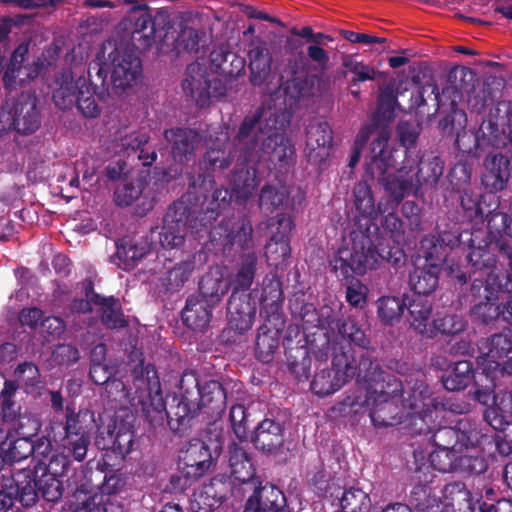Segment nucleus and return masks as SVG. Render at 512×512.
I'll return each instance as SVG.
<instances>
[{
  "instance_id": "nucleus-1",
  "label": "nucleus",
  "mask_w": 512,
  "mask_h": 512,
  "mask_svg": "<svg viewBox=\"0 0 512 512\" xmlns=\"http://www.w3.org/2000/svg\"><path fill=\"white\" fill-rule=\"evenodd\" d=\"M132 377L139 383L137 389L141 390V395L137 397L138 403L132 402L131 405L151 426H161L166 419L172 432L183 435L191 429L201 412L217 419L226 409L227 395L223 385L216 380L202 383L195 370L183 371L178 393L168 410L155 365L141 360L133 367Z\"/></svg>"
},
{
  "instance_id": "nucleus-2",
  "label": "nucleus",
  "mask_w": 512,
  "mask_h": 512,
  "mask_svg": "<svg viewBox=\"0 0 512 512\" xmlns=\"http://www.w3.org/2000/svg\"><path fill=\"white\" fill-rule=\"evenodd\" d=\"M287 123L284 113L263 106L244 116L232 139L236 166L230 186L237 203H246L261 183L258 170L250 163L267 161L281 169L292 161L295 147L285 134Z\"/></svg>"
},
{
  "instance_id": "nucleus-3",
  "label": "nucleus",
  "mask_w": 512,
  "mask_h": 512,
  "mask_svg": "<svg viewBox=\"0 0 512 512\" xmlns=\"http://www.w3.org/2000/svg\"><path fill=\"white\" fill-rule=\"evenodd\" d=\"M172 28L167 10L159 9L152 15L146 5L133 7L119 22L118 34L122 41H130L133 48L108 39L99 52L102 57L99 68L104 69L105 79L110 72L112 89L117 95L136 85L142 77V63L136 51L144 52L157 42L163 43Z\"/></svg>"
},
{
  "instance_id": "nucleus-4",
  "label": "nucleus",
  "mask_w": 512,
  "mask_h": 512,
  "mask_svg": "<svg viewBox=\"0 0 512 512\" xmlns=\"http://www.w3.org/2000/svg\"><path fill=\"white\" fill-rule=\"evenodd\" d=\"M355 207L358 214L354 219V229L350 232L351 246H341L330 258V265L337 275L349 277L364 275L386 262L393 267L405 263L406 255L402 248L390 246L376 224L378 210L370 186L360 182L354 187Z\"/></svg>"
},
{
  "instance_id": "nucleus-5",
  "label": "nucleus",
  "mask_w": 512,
  "mask_h": 512,
  "mask_svg": "<svg viewBox=\"0 0 512 512\" xmlns=\"http://www.w3.org/2000/svg\"><path fill=\"white\" fill-rule=\"evenodd\" d=\"M358 383L364 385V395L347 396L344 405L360 412L369 411V417L376 428H387L402 422L401 409L398 406L401 381L386 373L377 357L370 352L360 356L358 363Z\"/></svg>"
},
{
  "instance_id": "nucleus-6",
  "label": "nucleus",
  "mask_w": 512,
  "mask_h": 512,
  "mask_svg": "<svg viewBox=\"0 0 512 512\" xmlns=\"http://www.w3.org/2000/svg\"><path fill=\"white\" fill-rule=\"evenodd\" d=\"M445 163L440 156L422 155L419 159L406 157L395 173L388 171L379 184L386 191L392 206L399 205L409 194L418 196L422 188H436L444 173Z\"/></svg>"
},
{
  "instance_id": "nucleus-7",
  "label": "nucleus",
  "mask_w": 512,
  "mask_h": 512,
  "mask_svg": "<svg viewBox=\"0 0 512 512\" xmlns=\"http://www.w3.org/2000/svg\"><path fill=\"white\" fill-rule=\"evenodd\" d=\"M283 302L281 281L274 277H265L260 297V317L263 323L258 328L255 341V356L262 363L272 362L279 348L286 323Z\"/></svg>"
},
{
  "instance_id": "nucleus-8",
  "label": "nucleus",
  "mask_w": 512,
  "mask_h": 512,
  "mask_svg": "<svg viewBox=\"0 0 512 512\" xmlns=\"http://www.w3.org/2000/svg\"><path fill=\"white\" fill-rule=\"evenodd\" d=\"M312 353L316 360V373L313 376L310 388L320 397L328 396L338 391L345 383L356 376L358 381V365H354L355 359L349 354V349L344 346L332 348V367H322L326 364L330 353V341L327 339L321 346L314 348L311 343Z\"/></svg>"
},
{
  "instance_id": "nucleus-9",
  "label": "nucleus",
  "mask_w": 512,
  "mask_h": 512,
  "mask_svg": "<svg viewBox=\"0 0 512 512\" xmlns=\"http://www.w3.org/2000/svg\"><path fill=\"white\" fill-rule=\"evenodd\" d=\"M88 410L65 406L64 416L49 417L46 433L55 443L66 445V451L80 457L86 454L91 442L92 425L87 422Z\"/></svg>"
},
{
  "instance_id": "nucleus-10",
  "label": "nucleus",
  "mask_w": 512,
  "mask_h": 512,
  "mask_svg": "<svg viewBox=\"0 0 512 512\" xmlns=\"http://www.w3.org/2000/svg\"><path fill=\"white\" fill-rule=\"evenodd\" d=\"M373 137L370 148V160L367 163V172L376 178L378 183L380 178L393 168L396 164L395 154L397 150H392L388 146L390 139V129L386 125L372 122L370 125L362 127L358 132L354 145L363 149L369 139Z\"/></svg>"
},
{
  "instance_id": "nucleus-11",
  "label": "nucleus",
  "mask_w": 512,
  "mask_h": 512,
  "mask_svg": "<svg viewBox=\"0 0 512 512\" xmlns=\"http://www.w3.org/2000/svg\"><path fill=\"white\" fill-rule=\"evenodd\" d=\"M469 291L474 302L471 316L487 325L501 317L500 304H497L499 293L511 292L512 282L500 283L493 275L487 280L474 278Z\"/></svg>"
},
{
  "instance_id": "nucleus-12",
  "label": "nucleus",
  "mask_w": 512,
  "mask_h": 512,
  "mask_svg": "<svg viewBox=\"0 0 512 512\" xmlns=\"http://www.w3.org/2000/svg\"><path fill=\"white\" fill-rule=\"evenodd\" d=\"M420 433L431 434L430 439L435 448L446 449L456 452H462L469 447H475L480 444L485 436L478 424L468 418L459 419L453 426H441L435 430L420 428Z\"/></svg>"
},
{
  "instance_id": "nucleus-13",
  "label": "nucleus",
  "mask_w": 512,
  "mask_h": 512,
  "mask_svg": "<svg viewBox=\"0 0 512 512\" xmlns=\"http://www.w3.org/2000/svg\"><path fill=\"white\" fill-rule=\"evenodd\" d=\"M210 241L224 254H230L235 244L241 250L252 249L255 246L252 222L246 216L238 218L235 222L229 218H223L210 231Z\"/></svg>"
},
{
  "instance_id": "nucleus-14",
  "label": "nucleus",
  "mask_w": 512,
  "mask_h": 512,
  "mask_svg": "<svg viewBox=\"0 0 512 512\" xmlns=\"http://www.w3.org/2000/svg\"><path fill=\"white\" fill-rule=\"evenodd\" d=\"M434 242L432 239H422L421 241L425 264L416 266L409 275V285L414 292L413 294L428 297L438 287L441 264L445 255L437 252L439 246H435Z\"/></svg>"
},
{
  "instance_id": "nucleus-15",
  "label": "nucleus",
  "mask_w": 512,
  "mask_h": 512,
  "mask_svg": "<svg viewBox=\"0 0 512 512\" xmlns=\"http://www.w3.org/2000/svg\"><path fill=\"white\" fill-rule=\"evenodd\" d=\"M213 451L209 444L200 439H194L188 443L179 454V472L188 480H198L204 476L220 452V445L213 443Z\"/></svg>"
},
{
  "instance_id": "nucleus-16",
  "label": "nucleus",
  "mask_w": 512,
  "mask_h": 512,
  "mask_svg": "<svg viewBox=\"0 0 512 512\" xmlns=\"http://www.w3.org/2000/svg\"><path fill=\"white\" fill-rule=\"evenodd\" d=\"M103 71V68L98 69L96 80L79 77L78 93L74 104L85 118L94 119L100 116L99 103H105L110 97L109 85L103 77Z\"/></svg>"
},
{
  "instance_id": "nucleus-17",
  "label": "nucleus",
  "mask_w": 512,
  "mask_h": 512,
  "mask_svg": "<svg viewBox=\"0 0 512 512\" xmlns=\"http://www.w3.org/2000/svg\"><path fill=\"white\" fill-rule=\"evenodd\" d=\"M100 477L101 472H81L67 479L66 504L71 512H89L96 505L101 495L95 490L94 478Z\"/></svg>"
},
{
  "instance_id": "nucleus-18",
  "label": "nucleus",
  "mask_w": 512,
  "mask_h": 512,
  "mask_svg": "<svg viewBox=\"0 0 512 512\" xmlns=\"http://www.w3.org/2000/svg\"><path fill=\"white\" fill-rule=\"evenodd\" d=\"M253 484L254 489L245 501L243 512H293L285 493L278 486L261 478Z\"/></svg>"
},
{
  "instance_id": "nucleus-19",
  "label": "nucleus",
  "mask_w": 512,
  "mask_h": 512,
  "mask_svg": "<svg viewBox=\"0 0 512 512\" xmlns=\"http://www.w3.org/2000/svg\"><path fill=\"white\" fill-rule=\"evenodd\" d=\"M477 346L480 354L489 363L488 370H500L512 376V331L482 338Z\"/></svg>"
},
{
  "instance_id": "nucleus-20",
  "label": "nucleus",
  "mask_w": 512,
  "mask_h": 512,
  "mask_svg": "<svg viewBox=\"0 0 512 512\" xmlns=\"http://www.w3.org/2000/svg\"><path fill=\"white\" fill-rule=\"evenodd\" d=\"M305 134V156L309 163L321 167L333 148L332 128L328 122L315 119L306 127Z\"/></svg>"
},
{
  "instance_id": "nucleus-21",
  "label": "nucleus",
  "mask_w": 512,
  "mask_h": 512,
  "mask_svg": "<svg viewBox=\"0 0 512 512\" xmlns=\"http://www.w3.org/2000/svg\"><path fill=\"white\" fill-rule=\"evenodd\" d=\"M37 97L32 93L22 92L11 103L8 110L11 126L19 134L34 133L41 125L37 109Z\"/></svg>"
},
{
  "instance_id": "nucleus-22",
  "label": "nucleus",
  "mask_w": 512,
  "mask_h": 512,
  "mask_svg": "<svg viewBox=\"0 0 512 512\" xmlns=\"http://www.w3.org/2000/svg\"><path fill=\"white\" fill-rule=\"evenodd\" d=\"M137 200L140 202L137 204L136 213L140 216L154 208L155 200L144 177L120 182L114 190V202L119 207H128Z\"/></svg>"
},
{
  "instance_id": "nucleus-23",
  "label": "nucleus",
  "mask_w": 512,
  "mask_h": 512,
  "mask_svg": "<svg viewBox=\"0 0 512 512\" xmlns=\"http://www.w3.org/2000/svg\"><path fill=\"white\" fill-rule=\"evenodd\" d=\"M245 441H232L226 455L230 477L242 484L254 483L260 479L256 472V461Z\"/></svg>"
},
{
  "instance_id": "nucleus-24",
  "label": "nucleus",
  "mask_w": 512,
  "mask_h": 512,
  "mask_svg": "<svg viewBox=\"0 0 512 512\" xmlns=\"http://www.w3.org/2000/svg\"><path fill=\"white\" fill-rule=\"evenodd\" d=\"M163 137L170 147V153L175 162L188 164L202 142L201 134L189 127H172L165 129Z\"/></svg>"
},
{
  "instance_id": "nucleus-25",
  "label": "nucleus",
  "mask_w": 512,
  "mask_h": 512,
  "mask_svg": "<svg viewBox=\"0 0 512 512\" xmlns=\"http://www.w3.org/2000/svg\"><path fill=\"white\" fill-rule=\"evenodd\" d=\"M284 432L285 429L281 423L265 418L255 427L251 435V442L262 453L286 460Z\"/></svg>"
},
{
  "instance_id": "nucleus-26",
  "label": "nucleus",
  "mask_w": 512,
  "mask_h": 512,
  "mask_svg": "<svg viewBox=\"0 0 512 512\" xmlns=\"http://www.w3.org/2000/svg\"><path fill=\"white\" fill-rule=\"evenodd\" d=\"M329 333L334 336L333 341L330 340V348L332 349L335 345L340 347L341 345L349 349L351 353L350 344H354L365 351L359 355V357L365 352H370L374 357V351L368 350L370 340L367 338L363 329L351 318H339L338 313L335 311L333 316V325L329 328Z\"/></svg>"
},
{
  "instance_id": "nucleus-27",
  "label": "nucleus",
  "mask_w": 512,
  "mask_h": 512,
  "mask_svg": "<svg viewBox=\"0 0 512 512\" xmlns=\"http://www.w3.org/2000/svg\"><path fill=\"white\" fill-rule=\"evenodd\" d=\"M257 306L251 294H231L227 301V320L229 327L243 334L254 324Z\"/></svg>"
},
{
  "instance_id": "nucleus-28",
  "label": "nucleus",
  "mask_w": 512,
  "mask_h": 512,
  "mask_svg": "<svg viewBox=\"0 0 512 512\" xmlns=\"http://www.w3.org/2000/svg\"><path fill=\"white\" fill-rule=\"evenodd\" d=\"M482 185L491 193L504 190L511 177V159L502 153L488 154L483 162Z\"/></svg>"
},
{
  "instance_id": "nucleus-29",
  "label": "nucleus",
  "mask_w": 512,
  "mask_h": 512,
  "mask_svg": "<svg viewBox=\"0 0 512 512\" xmlns=\"http://www.w3.org/2000/svg\"><path fill=\"white\" fill-rule=\"evenodd\" d=\"M277 225V232L273 234L265 246L267 259L271 258L277 265L291 254L289 246V233L294 229V222L285 214H278L268 220V227Z\"/></svg>"
},
{
  "instance_id": "nucleus-30",
  "label": "nucleus",
  "mask_w": 512,
  "mask_h": 512,
  "mask_svg": "<svg viewBox=\"0 0 512 512\" xmlns=\"http://www.w3.org/2000/svg\"><path fill=\"white\" fill-rule=\"evenodd\" d=\"M40 429V422L32 420L31 431L18 430L21 437L14 440L0 441V470L3 465H12L16 462L27 459L32 455L34 446H32L31 436L35 435Z\"/></svg>"
},
{
  "instance_id": "nucleus-31",
  "label": "nucleus",
  "mask_w": 512,
  "mask_h": 512,
  "mask_svg": "<svg viewBox=\"0 0 512 512\" xmlns=\"http://www.w3.org/2000/svg\"><path fill=\"white\" fill-rule=\"evenodd\" d=\"M182 89L198 107L203 108L209 105V74L206 68L198 62L189 64L182 81Z\"/></svg>"
},
{
  "instance_id": "nucleus-32",
  "label": "nucleus",
  "mask_w": 512,
  "mask_h": 512,
  "mask_svg": "<svg viewBox=\"0 0 512 512\" xmlns=\"http://www.w3.org/2000/svg\"><path fill=\"white\" fill-rule=\"evenodd\" d=\"M227 134L223 135V139L217 138L199 160L200 169L207 174V177L213 178L212 174L224 173L232 164L235 156L231 151H227Z\"/></svg>"
},
{
  "instance_id": "nucleus-33",
  "label": "nucleus",
  "mask_w": 512,
  "mask_h": 512,
  "mask_svg": "<svg viewBox=\"0 0 512 512\" xmlns=\"http://www.w3.org/2000/svg\"><path fill=\"white\" fill-rule=\"evenodd\" d=\"M398 396L403 407L411 410L412 414L417 415L423 422H426V418H432L433 408L430 401L433 398L429 386L424 381L417 380L407 391L401 385Z\"/></svg>"
},
{
  "instance_id": "nucleus-34",
  "label": "nucleus",
  "mask_w": 512,
  "mask_h": 512,
  "mask_svg": "<svg viewBox=\"0 0 512 512\" xmlns=\"http://www.w3.org/2000/svg\"><path fill=\"white\" fill-rule=\"evenodd\" d=\"M466 258L473 274L479 273L480 280H487L493 275L498 282L504 283V274L496 271L497 259L490 248V241L479 242L476 248L468 252Z\"/></svg>"
},
{
  "instance_id": "nucleus-35",
  "label": "nucleus",
  "mask_w": 512,
  "mask_h": 512,
  "mask_svg": "<svg viewBox=\"0 0 512 512\" xmlns=\"http://www.w3.org/2000/svg\"><path fill=\"white\" fill-rule=\"evenodd\" d=\"M214 307L190 294L181 311L183 324L194 332H204L212 320Z\"/></svg>"
},
{
  "instance_id": "nucleus-36",
  "label": "nucleus",
  "mask_w": 512,
  "mask_h": 512,
  "mask_svg": "<svg viewBox=\"0 0 512 512\" xmlns=\"http://www.w3.org/2000/svg\"><path fill=\"white\" fill-rule=\"evenodd\" d=\"M258 266V258L254 252L243 253L235 267V272L227 282L231 294H251L248 292L254 282Z\"/></svg>"
},
{
  "instance_id": "nucleus-37",
  "label": "nucleus",
  "mask_w": 512,
  "mask_h": 512,
  "mask_svg": "<svg viewBox=\"0 0 512 512\" xmlns=\"http://www.w3.org/2000/svg\"><path fill=\"white\" fill-rule=\"evenodd\" d=\"M107 435L109 437L107 442L101 434L97 435L96 445L106 451L103 458L108 460L110 453L114 454L120 464L133 449L134 431L131 428L119 427L115 435L110 429L107 430Z\"/></svg>"
},
{
  "instance_id": "nucleus-38",
  "label": "nucleus",
  "mask_w": 512,
  "mask_h": 512,
  "mask_svg": "<svg viewBox=\"0 0 512 512\" xmlns=\"http://www.w3.org/2000/svg\"><path fill=\"white\" fill-rule=\"evenodd\" d=\"M297 68H292V77L282 85L285 108L293 111L299 102L313 95L315 79L311 75L296 76Z\"/></svg>"
},
{
  "instance_id": "nucleus-39",
  "label": "nucleus",
  "mask_w": 512,
  "mask_h": 512,
  "mask_svg": "<svg viewBox=\"0 0 512 512\" xmlns=\"http://www.w3.org/2000/svg\"><path fill=\"white\" fill-rule=\"evenodd\" d=\"M499 109L496 108L495 112L490 111L486 119H483L479 129L475 135V142L477 147L492 146V147H504L512 139L506 134L504 128H500Z\"/></svg>"
},
{
  "instance_id": "nucleus-40",
  "label": "nucleus",
  "mask_w": 512,
  "mask_h": 512,
  "mask_svg": "<svg viewBox=\"0 0 512 512\" xmlns=\"http://www.w3.org/2000/svg\"><path fill=\"white\" fill-rule=\"evenodd\" d=\"M78 87L79 77L75 80L70 68H64L58 72L52 93L55 106L61 110L70 109L77 98Z\"/></svg>"
},
{
  "instance_id": "nucleus-41",
  "label": "nucleus",
  "mask_w": 512,
  "mask_h": 512,
  "mask_svg": "<svg viewBox=\"0 0 512 512\" xmlns=\"http://www.w3.org/2000/svg\"><path fill=\"white\" fill-rule=\"evenodd\" d=\"M230 290L229 283L220 273H205L199 280L194 295L216 308Z\"/></svg>"
},
{
  "instance_id": "nucleus-42",
  "label": "nucleus",
  "mask_w": 512,
  "mask_h": 512,
  "mask_svg": "<svg viewBox=\"0 0 512 512\" xmlns=\"http://www.w3.org/2000/svg\"><path fill=\"white\" fill-rule=\"evenodd\" d=\"M405 309L409 314V322L421 335H425L429 327V320L432 313V302L427 296L412 294H405Z\"/></svg>"
},
{
  "instance_id": "nucleus-43",
  "label": "nucleus",
  "mask_w": 512,
  "mask_h": 512,
  "mask_svg": "<svg viewBox=\"0 0 512 512\" xmlns=\"http://www.w3.org/2000/svg\"><path fill=\"white\" fill-rule=\"evenodd\" d=\"M116 465L111 464L105 458L97 463V468L94 472H101L100 478H94V487L99 495L108 497L119 493L125 486V479L119 469H112Z\"/></svg>"
},
{
  "instance_id": "nucleus-44",
  "label": "nucleus",
  "mask_w": 512,
  "mask_h": 512,
  "mask_svg": "<svg viewBox=\"0 0 512 512\" xmlns=\"http://www.w3.org/2000/svg\"><path fill=\"white\" fill-rule=\"evenodd\" d=\"M335 311L330 306H323L317 309L312 303H304L300 309V317L303 323V328L309 330L312 328H318L325 330L323 333L324 342L329 337V328L333 325V316Z\"/></svg>"
},
{
  "instance_id": "nucleus-45",
  "label": "nucleus",
  "mask_w": 512,
  "mask_h": 512,
  "mask_svg": "<svg viewBox=\"0 0 512 512\" xmlns=\"http://www.w3.org/2000/svg\"><path fill=\"white\" fill-rule=\"evenodd\" d=\"M150 250L151 245L143 239L139 241L123 239L120 244H117V250L113 259L123 270H130L139 260L147 255Z\"/></svg>"
},
{
  "instance_id": "nucleus-46",
  "label": "nucleus",
  "mask_w": 512,
  "mask_h": 512,
  "mask_svg": "<svg viewBox=\"0 0 512 512\" xmlns=\"http://www.w3.org/2000/svg\"><path fill=\"white\" fill-rule=\"evenodd\" d=\"M248 57L250 82L254 86H260L270 75L272 56L265 43H258L249 50Z\"/></svg>"
},
{
  "instance_id": "nucleus-47",
  "label": "nucleus",
  "mask_w": 512,
  "mask_h": 512,
  "mask_svg": "<svg viewBox=\"0 0 512 512\" xmlns=\"http://www.w3.org/2000/svg\"><path fill=\"white\" fill-rule=\"evenodd\" d=\"M286 366L297 382H307L311 376L312 358L307 346L288 347L285 351Z\"/></svg>"
},
{
  "instance_id": "nucleus-48",
  "label": "nucleus",
  "mask_w": 512,
  "mask_h": 512,
  "mask_svg": "<svg viewBox=\"0 0 512 512\" xmlns=\"http://www.w3.org/2000/svg\"><path fill=\"white\" fill-rule=\"evenodd\" d=\"M96 300L102 301L99 305L98 313L102 325L109 330H120L128 327L121 303L115 296H97Z\"/></svg>"
},
{
  "instance_id": "nucleus-49",
  "label": "nucleus",
  "mask_w": 512,
  "mask_h": 512,
  "mask_svg": "<svg viewBox=\"0 0 512 512\" xmlns=\"http://www.w3.org/2000/svg\"><path fill=\"white\" fill-rule=\"evenodd\" d=\"M66 450V445L60 443L58 450L51 455L48 463L43 461L36 462L33 468L34 473H47L61 477L68 470L72 461L83 462L87 456L86 454H81L80 457H77Z\"/></svg>"
},
{
  "instance_id": "nucleus-50",
  "label": "nucleus",
  "mask_w": 512,
  "mask_h": 512,
  "mask_svg": "<svg viewBox=\"0 0 512 512\" xmlns=\"http://www.w3.org/2000/svg\"><path fill=\"white\" fill-rule=\"evenodd\" d=\"M18 389L19 385L16 384L15 381L7 379L4 381V386L0 392V414L8 423H11L17 419V429L23 430L25 421L32 423L33 419L27 416H21L19 414V407L13 400Z\"/></svg>"
},
{
  "instance_id": "nucleus-51",
  "label": "nucleus",
  "mask_w": 512,
  "mask_h": 512,
  "mask_svg": "<svg viewBox=\"0 0 512 512\" xmlns=\"http://www.w3.org/2000/svg\"><path fill=\"white\" fill-rule=\"evenodd\" d=\"M289 202V191L280 182L265 183L258 196V207L264 212L272 213L285 208Z\"/></svg>"
},
{
  "instance_id": "nucleus-52",
  "label": "nucleus",
  "mask_w": 512,
  "mask_h": 512,
  "mask_svg": "<svg viewBox=\"0 0 512 512\" xmlns=\"http://www.w3.org/2000/svg\"><path fill=\"white\" fill-rule=\"evenodd\" d=\"M473 379V363L468 360L458 361L441 375L443 387L450 392L466 389Z\"/></svg>"
},
{
  "instance_id": "nucleus-53",
  "label": "nucleus",
  "mask_w": 512,
  "mask_h": 512,
  "mask_svg": "<svg viewBox=\"0 0 512 512\" xmlns=\"http://www.w3.org/2000/svg\"><path fill=\"white\" fill-rule=\"evenodd\" d=\"M397 96L398 94L391 84L380 89L377 108L372 115L371 122L389 127V123L395 118V109L399 107Z\"/></svg>"
},
{
  "instance_id": "nucleus-54",
  "label": "nucleus",
  "mask_w": 512,
  "mask_h": 512,
  "mask_svg": "<svg viewBox=\"0 0 512 512\" xmlns=\"http://www.w3.org/2000/svg\"><path fill=\"white\" fill-rule=\"evenodd\" d=\"M466 325V321L460 315L437 312L429 324L428 333H425L424 336L433 338L438 333L442 335H456L463 332Z\"/></svg>"
},
{
  "instance_id": "nucleus-55",
  "label": "nucleus",
  "mask_w": 512,
  "mask_h": 512,
  "mask_svg": "<svg viewBox=\"0 0 512 512\" xmlns=\"http://www.w3.org/2000/svg\"><path fill=\"white\" fill-rule=\"evenodd\" d=\"M399 205L392 206L387 193L385 192V202L381 200L378 203V213L382 214L381 227L389 234L394 242H400L404 238V222L394 212Z\"/></svg>"
},
{
  "instance_id": "nucleus-56",
  "label": "nucleus",
  "mask_w": 512,
  "mask_h": 512,
  "mask_svg": "<svg viewBox=\"0 0 512 512\" xmlns=\"http://www.w3.org/2000/svg\"><path fill=\"white\" fill-rule=\"evenodd\" d=\"M202 184L212 190L210 195H204L203 204L211 213L212 218H218L223 211L229 208L232 201L231 192L224 186H217L213 178L206 181L203 176Z\"/></svg>"
},
{
  "instance_id": "nucleus-57",
  "label": "nucleus",
  "mask_w": 512,
  "mask_h": 512,
  "mask_svg": "<svg viewBox=\"0 0 512 512\" xmlns=\"http://www.w3.org/2000/svg\"><path fill=\"white\" fill-rule=\"evenodd\" d=\"M195 264L192 261H181L167 270L159 279L167 293L180 291L191 277Z\"/></svg>"
},
{
  "instance_id": "nucleus-58",
  "label": "nucleus",
  "mask_w": 512,
  "mask_h": 512,
  "mask_svg": "<svg viewBox=\"0 0 512 512\" xmlns=\"http://www.w3.org/2000/svg\"><path fill=\"white\" fill-rule=\"evenodd\" d=\"M210 64L215 73L232 77L237 76L243 69L244 60L220 47L210 53Z\"/></svg>"
},
{
  "instance_id": "nucleus-59",
  "label": "nucleus",
  "mask_w": 512,
  "mask_h": 512,
  "mask_svg": "<svg viewBox=\"0 0 512 512\" xmlns=\"http://www.w3.org/2000/svg\"><path fill=\"white\" fill-rule=\"evenodd\" d=\"M443 497L453 512H474L471 493L463 482L454 481L446 484Z\"/></svg>"
},
{
  "instance_id": "nucleus-60",
  "label": "nucleus",
  "mask_w": 512,
  "mask_h": 512,
  "mask_svg": "<svg viewBox=\"0 0 512 512\" xmlns=\"http://www.w3.org/2000/svg\"><path fill=\"white\" fill-rule=\"evenodd\" d=\"M405 310V294L382 296L377 300V316L384 325H393L400 321Z\"/></svg>"
},
{
  "instance_id": "nucleus-61",
  "label": "nucleus",
  "mask_w": 512,
  "mask_h": 512,
  "mask_svg": "<svg viewBox=\"0 0 512 512\" xmlns=\"http://www.w3.org/2000/svg\"><path fill=\"white\" fill-rule=\"evenodd\" d=\"M340 510L344 512H370L371 498L360 488L350 487L337 496Z\"/></svg>"
},
{
  "instance_id": "nucleus-62",
  "label": "nucleus",
  "mask_w": 512,
  "mask_h": 512,
  "mask_svg": "<svg viewBox=\"0 0 512 512\" xmlns=\"http://www.w3.org/2000/svg\"><path fill=\"white\" fill-rule=\"evenodd\" d=\"M189 202V195L182 196L180 199L169 205L163 218L166 219L168 223L178 225V228L186 232L190 226L191 217L195 214V206L191 205Z\"/></svg>"
},
{
  "instance_id": "nucleus-63",
  "label": "nucleus",
  "mask_w": 512,
  "mask_h": 512,
  "mask_svg": "<svg viewBox=\"0 0 512 512\" xmlns=\"http://www.w3.org/2000/svg\"><path fill=\"white\" fill-rule=\"evenodd\" d=\"M460 193V205L464 211V217L469 221L482 222L486 207L483 195H480L472 188L458 191Z\"/></svg>"
},
{
  "instance_id": "nucleus-64",
  "label": "nucleus",
  "mask_w": 512,
  "mask_h": 512,
  "mask_svg": "<svg viewBox=\"0 0 512 512\" xmlns=\"http://www.w3.org/2000/svg\"><path fill=\"white\" fill-rule=\"evenodd\" d=\"M33 481L37 486L43 499L47 502H57L64 494V487L60 477L51 474L34 473L32 470Z\"/></svg>"
}]
</instances>
